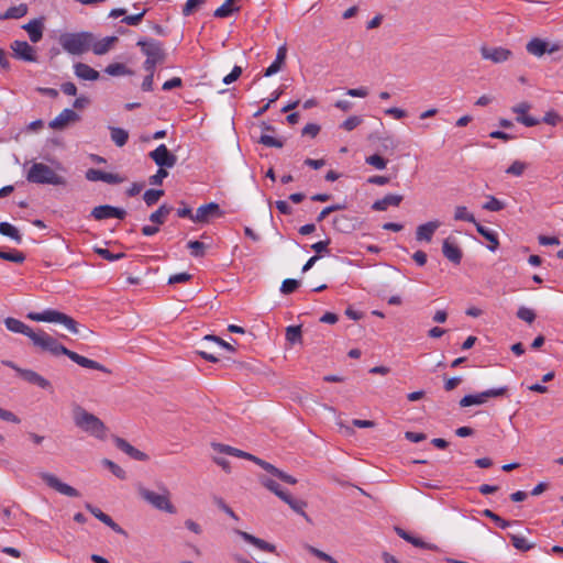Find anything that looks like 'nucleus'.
Returning a JSON list of instances; mask_svg holds the SVG:
<instances>
[{
  "mask_svg": "<svg viewBox=\"0 0 563 563\" xmlns=\"http://www.w3.org/2000/svg\"><path fill=\"white\" fill-rule=\"evenodd\" d=\"M32 343L34 346L38 347L42 351L49 352L54 356L58 355H66L68 356L73 362L78 364L81 367L90 368V369H97L103 373H110V371L100 364L97 361L90 360L88 357H85L82 355H79L78 353L68 350L66 346H64L62 343H59L55 338L49 335L43 330H38L35 332Z\"/></svg>",
  "mask_w": 563,
  "mask_h": 563,
  "instance_id": "1",
  "label": "nucleus"
},
{
  "mask_svg": "<svg viewBox=\"0 0 563 563\" xmlns=\"http://www.w3.org/2000/svg\"><path fill=\"white\" fill-rule=\"evenodd\" d=\"M74 422L82 431L103 440L107 428L104 423L95 415L88 412L82 407L77 406L74 409Z\"/></svg>",
  "mask_w": 563,
  "mask_h": 563,
  "instance_id": "2",
  "label": "nucleus"
},
{
  "mask_svg": "<svg viewBox=\"0 0 563 563\" xmlns=\"http://www.w3.org/2000/svg\"><path fill=\"white\" fill-rule=\"evenodd\" d=\"M59 44L63 49L71 55H81L90 51L92 45V33H63L59 36Z\"/></svg>",
  "mask_w": 563,
  "mask_h": 563,
  "instance_id": "3",
  "label": "nucleus"
},
{
  "mask_svg": "<svg viewBox=\"0 0 563 563\" xmlns=\"http://www.w3.org/2000/svg\"><path fill=\"white\" fill-rule=\"evenodd\" d=\"M26 179L29 183L41 185L65 186L67 184L63 176L43 163H34L27 172Z\"/></svg>",
  "mask_w": 563,
  "mask_h": 563,
  "instance_id": "4",
  "label": "nucleus"
},
{
  "mask_svg": "<svg viewBox=\"0 0 563 563\" xmlns=\"http://www.w3.org/2000/svg\"><path fill=\"white\" fill-rule=\"evenodd\" d=\"M137 493H139V496L143 500L148 503L152 507H154L158 510L166 511L168 514L175 512V507L173 506V504L170 503V499H169L170 493L166 486L161 485L159 492L156 493V492L150 490V489L145 488L144 486L140 485L137 487Z\"/></svg>",
  "mask_w": 563,
  "mask_h": 563,
  "instance_id": "5",
  "label": "nucleus"
},
{
  "mask_svg": "<svg viewBox=\"0 0 563 563\" xmlns=\"http://www.w3.org/2000/svg\"><path fill=\"white\" fill-rule=\"evenodd\" d=\"M26 317L30 320L38 322L42 321L60 323L74 334H77L79 332L77 321L69 317L68 314L57 310L46 309L42 312H29Z\"/></svg>",
  "mask_w": 563,
  "mask_h": 563,
  "instance_id": "6",
  "label": "nucleus"
},
{
  "mask_svg": "<svg viewBox=\"0 0 563 563\" xmlns=\"http://www.w3.org/2000/svg\"><path fill=\"white\" fill-rule=\"evenodd\" d=\"M136 45L141 47V51L146 58L153 59L158 64L164 63L166 52L162 42L154 38H142L137 41Z\"/></svg>",
  "mask_w": 563,
  "mask_h": 563,
  "instance_id": "7",
  "label": "nucleus"
},
{
  "mask_svg": "<svg viewBox=\"0 0 563 563\" xmlns=\"http://www.w3.org/2000/svg\"><path fill=\"white\" fill-rule=\"evenodd\" d=\"M507 393L508 388L504 386L499 388L487 389L476 395H466L460 400V406L470 407L474 405H482L486 402L488 398L505 396Z\"/></svg>",
  "mask_w": 563,
  "mask_h": 563,
  "instance_id": "8",
  "label": "nucleus"
},
{
  "mask_svg": "<svg viewBox=\"0 0 563 563\" xmlns=\"http://www.w3.org/2000/svg\"><path fill=\"white\" fill-rule=\"evenodd\" d=\"M148 156L161 168H172L177 163V156L168 151L165 144L158 145Z\"/></svg>",
  "mask_w": 563,
  "mask_h": 563,
  "instance_id": "9",
  "label": "nucleus"
},
{
  "mask_svg": "<svg viewBox=\"0 0 563 563\" xmlns=\"http://www.w3.org/2000/svg\"><path fill=\"white\" fill-rule=\"evenodd\" d=\"M41 479L51 488L68 497H79V492L70 485L63 483L55 475L42 472L40 473Z\"/></svg>",
  "mask_w": 563,
  "mask_h": 563,
  "instance_id": "10",
  "label": "nucleus"
},
{
  "mask_svg": "<svg viewBox=\"0 0 563 563\" xmlns=\"http://www.w3.org/2000/svg\"><path fill=\"white\" fill-rule=\"evenodd\" d=\"M10 47L15 58L30 63L37 62V55L34 47L31 46L26 41H13Z\"/></svg>",
  "mask_w": 563,
  "mask_h": 563,
  "instance_id": "11",
  "label": "nucleus"
},
{
  "mask_svg": "<svg viewBox=\"0 0 563 563\" xmlns=\"http://www.w3.org/2000/svg\"><path fill=\"white\" fill-rule=\"evenodd\" d=\"M443 256L454 265H460L463 258V251L453 236H448L442 243Z\"/></svg>",
  "mask_w": 563,
  "mask_h": 563,
  "instance_id": "12",
  "label": "nucleus"
},
{
  "mask_svg": "<svg viewBox=\"0 0 563 563\" xmlns=\"http://www.w3.org/2000/svg\"><path fill=\"white\" fill-rule=\"evenodd\" d=\"M126 216V211L122 208L113 207L110 205H102L95 207L91 210V217L96 220H106L110 218H117L123 220Z\"/></svg>",
  "mask_w": 563,
  "mask_h": 563,
  "instance_id": "13",
  "label": "nucleus"
},
{
  "mask_svg": "<svg viewBox=\"0 0 563 563\" xmlns=\"http://www.w3.org/2000/svg\"><path fill=\"white\" fill-rule=\"evenodd\" d=\"M561 46L559 44H553L550 46V44L539 37H534L531 41H529L526 45V49L529 54L541 57L545 53L552 54L556 51H559Z\"/></svg>",
  "mask_w": 563,
  "mask_h": 563,
  "instance_id": "14",
  "label": "nucleus"
},
{
  "mask_svg": "<svg viewBox=\"0 0 563 563\" xmlns=\"http://www.w3.org/2000/svg\"><path fill=\"white\" fill-rule=\"evenodd\" d=\"M85 177L89 181H104L107 184L117 185L124 181V178L119 174L107 173L96 168H89Z\"/></svg>",
  "mask_w": 563,
  "mask_h": 563,
  "instance_id": "15",
  "label": "nucleus"
},
{
  "mask_svg": "<svg viewBox=\"0 0 563 563\" xmlns=\"http://www.w3.org/2000/svg\"><path fill=\"white\" fill-rule=\"evenodd\" d=\"M223 211L220 209L219 205L216 202H210L203 206H200L195 217H192V221L197 223H205L208 222L210 218L212 217H222Z\"/></svg>",
  "mask_w": 563,
  "mask_h": 563,
  "instance_id": "16",
  "label": "nucleus"
},
{
  "mask_svg": "<svg viewBox=\"0 0 563 563\" xmlns=\"http://www.w3.org/2000/svg\"><path fill=\"white\" fill-rule=\"evenodd\" d=\"M80 120V115L71 109H64L54 120L48 123V126L53 130H63L69 123H74Z\"/></svg>",
  "mask_w": 563,
  "mask_h": 563,
  "instance_id": "17",
  "label": "nucleus"
},
{
  "mask_svg": "<svg viewBox=\"0 0 563 563\" xmlns=\"http://www.w3.org/2000/svg\"><path fill=\"white\" fill-rule=\"evenodd\" d=\"M481 54L484 59H489L496 64L506 62L512 55L511 51L505 47H486L481 48Z\"/></svg>",
  "mask_w": 563,
  "mask_h": 563,
  "instance_id": "18",
  "label": "nucleus"
},
{
  "mask_svg": "<svg viewBox=\"0 0 563 563\" xmlns=\"http://www.w3.org/2000/svg\"><path fill=\"white\" fill-rule=\"evenodd\" d=\"M18 375L23 378L25 382L36 385L42 389H51L52 384L48 379L40 375L38 373L32 369H18Z\"/></svg>",
  "mask_w": 563,
  "mask_h": 563,
  "instance_id": "19",
  "label": "nucleus"
},
{
  "mask_svg": "<svg viewBox=\"0 0 563 563\" xmlns=\"http://www.w3.org/2000/svg\"><path fill=\"white\" fill-rule=\"evenodd\" d=\"M113 441L115 443V446L119 450H121L122 452H124L125 454H128L131 459H133L135 461H147L148 460V456L146 453L137 450L136 448L131 445L126 440L119 438V437H114Z\"/></svg>",
  "mask_w": 563,
  "mask_h": 563,
  "instance_id": "20",
  "label": "nucleus"
},
{
  "mask_svg": "<svg viewBox=\"0 0 563 563\" xmlns=\"http://www.w3.org/2000/svg\"><path fill=\"white\" fill-rule=\"evenodd\" d=\"M531 106L528 102H520L512 107V112L517 113L516 118L517 122L526 125V126H536L540 123V121L533 117L527 115V112L530 110Z\"/></svg>",
  "mask_w": 563,
  "mask_h": 563,
  "instance_id": "21",
  "label": "nucleus"
},
{
  "mask_svg": "<svg viewBox=\"0 0 563 563\" xmlns=\"http://www.w3.org/2000/svg\"><path fill=\"white\" fill-rule=\"evenodd\" d=\"M234 532L238 536H240L245 542L253 544L254 547H256L257 549H260L262 551L269 552V553L276 552V547L269 542H266L263 539H260L249 532H245V531H242L239 529L234 530Z\"/></svg>",
  "mask_w": 563,
  "mask_h": 563,
  "instance_id": "22",
  "label": "nucleus"
},
{
  "mask_svg": "<svg viewBox=\"0 0 563 563\" xmlns=\"http://www.w3.org/2000/svg\"><path fill=\"white\" fill-rule=\"evenodd\" d=\"M4 324L9 331L14 332V333L24 334L27 338H30L31 341L36 332L31 327L25 324L24 322L15 319V318H12V317L5 318Z\"/></svg>",
  "mask_w": 563,
  "mask_h": 563,
  "instance_id": "23",
  "label": "nucleus"
},
{
  "mask_svg": "<svg viewBox=\"0 0 563 563\" xmlns=\"http://www.w3.org/2000/svg\"><path fill=\"white\" fill-rule=\"evenodd\" d=\"M378 153L393 155L399 147L400 141L394 135L386 134L378 136Z\"/></svg>",
  "mask_w": 563,
  "mask_h": 563,
  "instance_id": "24",
  "label": "nucleus"
},
{
  "mask_svg": "<svg viewBox=\"0 0 563 563\" xmlns=\"http://www.w3.org/2000/svg\"><path fill=\"white\" fill-rule=\"evenodd\" d=\"M440 225L441 223L438 220L429 221L419 225L416 231V239L418 241L430 242L434 232L439 229Z\"/></svg>",
  "mask_w": 563,
  "mask_h": 563,
  "instance_id": "25",
  "label": "nucleus"
},
{
  "mask_svg": "<svg viewBox=\"0 0 563 563\" xmlns=\"http://www.w3.org/2000/svg\"><path fill=\"white\" fill-rule=\"evenodd\" d=\"M22 27L27 32L30 41L32 43H37L42 40L44 30V24L42 20L34 19L29 23L24 24Z\"/></svg>",
  "mask_w": 563,
  "mask_h": 563,
  "instance_id": "26",
  "label": "nucleus"
},
{
  "mask_svg": "<svg viewBox=\"0 0 563 563\" xmlns=\"http://www.w3.org/2000/svg\"><path fill=\"white\" fill-rule=\"evenodd\" d=\"M118 42L117 36H107L102 40H96L95 35L92 34V45L90 46V49L96 55H103L108 53L111 48V46Z\"/></svg>",
  "mask_w": 563,
  "mask_h": 563,
  "instance_id": "27",
  "label": "nucleus"
},
{
  "mask_svg": "<svg viewBox=\"0 0 563 563\" xmlns=\"http://www.w3.org/2000/svg\"><path fill=\"white\" fill-rule=\"evenodd\" d=\"M75 75L82 80H97L100 77L99 71L85 63H76L74 65Z\"/></svg>",
  "mask_w": 563,
  "mask_h": 563,
  "instance_id": "28",
  "label": "nucleus"
},
{
  "mask_svg": "<svg viewBox=\"0 0 563 563\" xmlns=\"http://www.w3.org/2000/svg\"><path fill=\"white\" fill-rule=\"evenodd\" d=\"M404 197L401 195H386L383 199L376 200L372 209L375 211H385L389 206L398 207L402 201Z\"/></svg>",
  "mask_w": 563,
  "mask_h": 563,
  "instance_id": "29",
  "label": "nucleus"
},
{
  "mask_svg": "<svg viewBox=\"0 0 563 563\" xmlns=\"http://www.w3.org/2000/svg\"><path fill=\"white\" fill-rule=\"evenodd\" d=\"M283 501H285L295 512L302 516L306 521L311 522V518L305 511L307 507V503L305 500L294 498L289 493L286 496H283Z\"/></svg>",
  "mask_w": 563,
  "mask_h": 563,
  "instance_id": "30",
  "label": "nucleus"
},
{
  "mask_svg": "<svg viewBox=\"0 0 563 563\" xmlns=\"http://www.w3.org/2000/svg\"><path fill=\"white\" fill-rule=\"evenodd\" d=\"M286 55H287L286 46H280L277 49L276 58L274 59L272 65L269 67H267L266 70L264 71V76L269 77V76H273L276 73H278L282 69L283 64L285 63Z\"/></svg>",
  "mask_w": 563,
  "mask_h": 563,
  "instance_id": "31",
  "label": "nucleus"
},
{
  "mask_svg": "<svg viewBox=\"0 0 563 563\" xmlns=\"http://www.w3.org/2000/svg\"><path fill=\"white\" fill-rule=\"evenodd\" d=\"M396 532L401 539L406 540L407 542L411 543L412 545H415L417 548L430 549V550L435 549V545L429 544V543L424 542L423 540H421L420 538L411 536L409 532L405 531L401 528H396Z\"/></svg>",
  "mask_w": 563,
  "mask_h": 563,
  "instance_id": "32",
  "label": "nucleus"
},
{
  "mask_svg": "<svg viewBox=\"0 0 563 563\" xmlns=\"http://www.w3.org/2000/svg\"><path fill=\"white\" fill-rule=\"evenodd\" d=\"M476 230L483 238H485L487 241L490 242V244L488 245V249L490 251L494 252L498 249L499 241H498L497 234L494 231L489 230L488 228H486L479 223H476Z\"/></svg>",
  "mask_w": 563,
  "mask_h": 563,
  "instance_id": "33",
  "label": "nucleus"
},
{
  "mask_svg": "<svg viewBox=\"0 0 563 563\" xmlns=\"http://www.w3.org/2000/svg\"><path fill=\"white\" fill-rule=\"evenodd\" d=\"M111 141L119 147L126 144L129 140V132L122 128L109 126Z\"/></svg>",
  "mask_w": 563,
  "mask_h": 563,
  "instance_id": "34",
  "label": "nucleus"
},
{
  "mask_svg": "<svg viewBox=\"0 0 563 563\" xmlns=\"http://www.w3.org/2000/svg\"><path fill=\"white\" fill-rule=\"evenodd\" d=\"M508 537L511 541V544L515 549L527 552L536 547L534 543L529 542L525 537L515 534V533H508Z\"/></svg>",
  "mask_w": 563,
  "mask_h": 563,
  "instance_id": "35",
  "label": "nucleus"
},
{
  "mask_svg": "<svg viewBox=\"0 0 563 563\" xmlns=\"http://www.w3.org/2000/svg\"><path fill=\"white\" fill-rule=\"evenodd\" d=\"M173 211V207L166 203L162 205L156 211L150 216V221L156 224H163L167 216Z\"/></svg>",
  "mask_w": 563,
  "mask_h": 563,
  "instance_id": "36",
  "label": "nucleus"
},
{
  "mask_svg": "<svg viewBox=\"0 0 563 563\" xmlns=\"http://www.w3.org/2000/svg\"><path fill=\"white\" fill-rule=\"evenodd\" d=\"M0 234L11 238L19 244L22 242L19 230L9 222H0Z\"/></svg>",
  "mask_w": 563,
  "mask_h": 563,
  "instance_id": "37",
  "label": "nucleus"
},
{
  "mask_svg": "<svg viewBox=\"0 0 563 563\" xmlns=\"http://www.w3.org/2000/svg\"><path fill=\"white\" fill-rule=\"evenodd\" d=\"M27 13V5L21 3L15 7H10L3 14L0 15V20L4 19H20Z\"/></svg>",
  "mask_w": 563,
  "mask_h": 563,
  "instance_id": "38",
  "label": "nucleus"
},
{
  "mask_svg": "<svg viewBox=\"0 0 563 563\" xmlns=\"http://www.w3.org/2000/svg\"><path fill=\"white\" fill-rule=\"evenodd\" d=\"M260 482L261 484L267 488L269 492L274 493L277 497H279L280 499H283V496H286L288 493L283 490L280 488V485L278 483H276L274 479L272 478H268L266 476H261L260 477Z\"/></svg>",
  "mask_w": 563,
  "mask_h": 563,
  "instance_id": "39",
  "label": "nucleus"
},
{
  "mask_svg": "<svg viewBox=\"0 0 563 563\" xmlns=\"http://www.w3.org/2000/svg\"><path fill=\"white\" fill-rule=\"evenodd\" d=\"M333 228L340 232H349L353 225L351 224V219L347 216L341 214L334 217Z\"/></svg>",
  "mask_w": 563,
  "mask_h": 563,
  "instance_id": "40",
  "label": "nucleus"
},
{
  "mask_svg": "<svg viewBox=\"0 0 563 563\" xmlns=\"http://www.w3.org/2000/svg\"><path fill=\"white\" fill-rule=\"evenodd\" d=\"M454 220L471 222L474 223L475 225L477 223L473 213H471L464 206H457L455 208Z\"/></svg>",
  "mask_w": 563,
  "mask_h": 563,
  "instance_id": "41",
  "label": "nucleus"
},
{
  "mask_svg": "<svg viewBox=\"0 0 563 563\" xmlns=\"http://www.w3.org/2000/svg\"><path fill=\"white\" fill-rule=\"evenodd\" d=\"M235 0H225L213 13L216 18H228L234 11H239V7L233 8L232 4Z\"/></svg>",
  "mask_w": 563,
  "mask_h": 563,
  "instance_id": "42",
  "label": "nucleus"
},
{
  "mask_svg": "<svg viewBox=\"0 0 563 563\" xmlns=\"http://www.w3.org/2000/svg\"><path fill=\"white\" fill-rule=\"evenodd\" d=\"M302 339V332L300 325H289L286 328V340L291 343L296 344L301 342Z\"/></svg>",
  "mask_w": 563,
  "mask_h": 563,
  "instance_id": "43",
  "label": "nucleus"
},
{
  "mask_svg": "<svg viewBox=\"0 0 563 563\" xmlns=\"http://www.w3.org/2000/svg\"><path fill=\"white\" fill-rule=\"evenodd\" d=\"M366 164L373 166L376 169H385L388 161L384 158L380 153L373 154L365 158Z\"/></svg>",
  "mask_w": 563,
  "mask_h": 563,
  "instance_id": "44",
  "label": "nucleus"
},
{
  "mask_svg": "<svg viewBox=\"0 0 563 563\" xmlns=\"http://www.w3.org/2000/svg\"><path fill=\"white\" fill-rule=\"evenodd\" d=\"M104 71L110 76H123L131 74L126 66L121 63L109 64Z\"/></svg>",
  "mask_w": 563,
  "mask_h": 563,
  "instance_id": "45",
  "label": "nucleus"
},
{
  "mask_svg": "<svg viewBox=\"0 0 563 563\" xmlns=\"http://www.w3.org/2000/svg\"><path fill=\"white\" fill-rule=\"evenodd\" d=\"M163 196H164V190H162V189H148L144 192L143 199H144L145 203L148 207H151V206H154Z\"/></svg>",
  "mask_w": 563,
  "mask_h": 563,
  "instance_id": "46",
  "label": "nucleus"
},
{
  "mask_svg": "<svg viewBox=\"0 0 563 563\" xmlns=\"http://www.w3.org/2000/svg\"><path fill=\"white\" fill-rule=\"evenodd\" d=\"M0 258L20 264L24 262L25 255L16 250L10 252L0 251Z\"/></svg>",
  "mask_w": 563,
  "mask_h": 563,
  "instance_id": "47",
  "label": "nucleus"
},
{
  "mask_svg": "<svg viewBox=\"0 0 563 563\" xmlns=\"http://www.w3.org/2000/svg\"><path fill=\"white\" fill-rule=\"evenodd\" d=\"M258 143L263 144L267 147L282 148L284 146V142L282 140L275 139L274 136L265 134V133H263L260 136Z\"/></svg>",
  "mask_w": 563,
  "mask_h": 563,
  "instance_id": "48",
  "label": "nucleus"
},
{
  "mask_svg": "<svg viewBox=\"0 0 563 563\" xmlns=\"http://www.w3.org/2000/svg\"><path fill=\"white\" fill-rule=\"evenodd\" d=\"M102 464L108 467L110 470V472L117 476L118 478L120 479H125L126 477V473L125 471L119 466L118 464H115L114 462H112L111 460H108V459H104L102 461Z\"/></svg>",
  "mask_w": 563,
  "mask_h": 563,
  "instance_id": "49",
  "label": "nucleus"
},
{
  "mask_svg": "<svg viewBox=\"0 0 563 563\" xmlns=\"http://www.w3.org/2000/svg\"><path fill=\"white\" fill-rule=\"evenodd\" d=\"M212 446L220 453H225L238 457H241L244 454V451L221 443H213Z\"/></svg>",
  "mask_w": 563,
  "mask_h": 563,
  "instance_id": "50",
  "label": "nucleus"
},
{
  "mask_svg": "<svg viewBox=\"0 0 563 563\" xmlns=\"http://www.w3.org/2000/svg\"><path fill=\"white\" fill-rule=\"evenodd\" d=\"M363 122V119L362 117L360 115H351L346 120H344L342 123H341V128L345 131H353L354 129H356L358 125H361Z\"/></svg>",
  "mask_w": 563,
  "mask_h": 563,
  "instance_id": "51",
  "label": "nucleus"
},
{
  "mask_svg": "<svg viewBox=\"0 0 563 563\" xmlns=\"http://www.w3.org/2000/svg\"><path fill=\"white\" fill-rule=\"evenodd\" d=\"M482 514H483V516L492 519L501 529H506L510 526V521L503 519L500 516H498L497 514H495L494 511H492L489 509L483 510Z\"/></svg>",
  "mask_w": 563,
  "mask_h": 563,
  "instance_id": "52",
  "label": "nucleus"
},
{
  "mask_svg": "<svg viewBox=\"0 0 563 563\" xmlns=\"http://www.w3.org/2000/svg\"><path fill=\"white\" fill-rule=\"evenodd\" d=\"M212 501L213 504L219 508L221 509L222 511H224L227 515H229L231 518H233L234 520H239V517L236 516V514L232 510L231 507H229L225 501L223 500V498L219 497V496H213L212 497Z\"/></svg>",
  "mask_w": 563,
  "mask_h": 563,
  "instance_id": "53",
  "label": "nucleus"
},
{
  "mask_svg": "<svg viewBox=\"0 0 563 563\" xmlns=\"http://www.w3.org/2000/svg\"><path fill=\"white\" fill-rule=\"evenodd\" d=\"M187 247L191 250V255L195 257H202L205 255V243L200 241H189Z\"/></svg>",
  "mask_w": 563,
  "mask_h": 563,
  "instance_id": "54",
  "label": "nucleus"
},
{
  "mask_svg": "<svg viewBox=\"0 0 563 563\" xmlns=\"http://www.w3.org/2000/svg\"><path fill=\"white\" fill-rule=\"evenodd\" d=\"M504 208H505L504 202H501L494 196H489L488 200L483 206V209L488 210V211H500Z\"/></svg>",
  "mask_w": 563,
  "mask_h": 563,
  "instance_id": "55",
  "label": "nucleus"
},
{
  "mask_svg": "<svg viewBox=\"0 0 563 563\" xmlns=\"http://www.w3.org/2000/svg\"><path fill=\"white\" fill-rule=\"evenodd\" d=\"M527 168V164L520 161H515L507 169L506 173L514 176H521Z\"/></svg>",
  "mask_w": 563,
  "mask_h": 563,
  "instance_id": "56",
  "label": "nucleus"
},
{
  "mask_svg": "<svg viewBox=\"0 0 563 563\" xmlns=\"http://www.w3.org/2000/svg\"><path fill=\"white\" fill-rule=\"evenodd\" d=\"M299 280L287 278L283 282L280 286V291L285 295L291 294L299 287Z\"/></svg>",
  "mask_w": 563,
  "mask_h": 563,
  "instance_id": "57",
  "label": "nucleus"
},
{
  "mask_svg": "<svg viewBox=\"0 0 563 563\" xmlns=\"http://www.w3.org/2000/svg\"><path fill=\"white\" fill-rule=\"evenodd\" d=\"M517 317L528 323H532L536 319V313L527 307H520L517 311Z\"/></svg>",
  "mask_w": 563,
  "mask_h": 563,
  "instance_id": "58",
  "label": "nucleus"
},
{
  "mask_svg": "<svg viewBox=\"0 0 563 563\" xmlns=\"http://www.w3.org/2000/svg\"><path fill=\"white\" fill-rule=\"evenodd\" d=\"M95 252L100 255L102 258L114 262L122 257H124L123 253L113 254L108 249H96Z\"/></svg>",
  "mask_w": 563,
  "mask_h": 563,
  "instance_id": "59",
  "label": "nucleus"
},
{
  "mask_svg": "<svg viewBox=\"0 0 563 563\" xmlns=\"http://www.w3.org/2000/svg\"><path fill=\"white\" fill-rule=\"evenodd\" d=\"M202 341H205V342L212 341L230 352L235 351L234 347L230 343L225 342L221 338L213 335V334H208V335L203 336Z\"/></svg>",
  "mask_w": 563,
  "mask_h": 563,
  "instance_id": "60",
  "label": "nucleus"
},
{
  "mask_svg": "<svg viewBox=\"0 0 563 563\" xmlns=\"http://www.w3.org/2000/svg\"><path fill=\"white\" fill-rule=\"evenodd\" d=\"M100 521L108 526L110 529H112L114 532L126 536V531L123 528H121L117 522H114L109 515L102 517Z\"/></svg>",
  "mask_w": 563,
  "mask_h": 563,
  "instance_id": "61",
  "label": "nucleus"
},
{
  "mask_svg": "<svg viewBox=\"0 0 563 563\" xmlns=\"http://www.w3.org/2000/svg\"><path fill=\"white\" fill-rule=\"evenodd\" d=\"M205 0H187L183 8V14L185 16L190 15L199 5L203 4Z\"/></svg>",
  "mask_w": 563,
  "mask_h": 563,
  "instance_id": "62",
  "label": "nucleus"
},
{
  "mask_svg": "<svg viewBox=\"0 0 563 563\" xmlns=\"http://www.w3.org/2000/svg\"><path fill=\"white\" fill-rule=\"evenodd\" d=\"M146 10H143L142 12L133 15H128L122 19V23H125L126 25H139L141 21L143 20V16L145 15Z\"/></svg>",
  "mask_w": 563,
  "mask_h": 563,
  "instance_id": "63",
  "label": "nucleus"
},
{
  "mask_svg": "<svg viewBox=\"0 0 563 563\" xmlns=\"http://www.w3.org/2000/svg\"><path fill=\"white\" fill-rule=\"evenodd\" d=\"M167 176L168 172L159 167L156 174L152 175L148 180L151 185H161Z\"/></svg>",
  "mask_w": 563,
  "mask_h": 563,
  "instance_id": "64",
  "label": "nucleus"
}]
</instances>
